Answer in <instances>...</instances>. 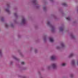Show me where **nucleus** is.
<instances>
[{
    "mask_svg": "<svg viewBox=\"0 0 78 78\" xmlns=\"http://www.w3.org/2000/svg\"><path fill=\"white\" fill-rule=\"evenodd\" d=\"M22 23H23L24 24V23H25V18H23L22 20Z\"/></svg>",
    "mask_w": 78,
    "mask_h": 78,
    "instance_id": "1",
    "label": "nucleus"
},
{
    "mask_svg": "<svg viewBox=\"0 0 78 78\" xmlns=\"http://www.w3.org/2000/svg\"><path fill=\"white\" fill-rule=\"evenodd\" d=\"M52 67L53 69H55L56 67V64H52Z\"/></svg>",
    "mask_w": 78,
    "mask_h": 78,
    "instance_id": "2",
    "label": "nucleus"
},
{
    "mask_svg": "<svg viewBox=\"0 0 78 78\" xmlns=\"http://www.w3.org/2000/svg\"><path fill=\"white\" fill-rule=\"evenodd\" d=\"M55 56H52L51 57V59H55Z\"/></svg>",
    "mask_w": 78,
    "mask_h": 78,
    "instance_id": "3",
    "label": "nucleus"
},
{
    "mask_svg": "<svg viewBox=\"0 0 78 78\" xmlns=\"http://www.w3.org/2000/svg\"><path fill=\"white\" fill-rule=\"evenodd\" d=\"M50 41L51 42H53V39L52 38H50Z\"/></svg>",
    "mask_w": 78,
    "mask_h": 78,
    "instance_id": "4",
    "label": "nucleus"
},
{
    "mask_svg": "<svg viewBox=\"0 0 78 78\" xmlns=\"http://www.w3.org/2000/svg\"><path fill=\"white\" fill-rule=\"evenodd\" d=\"M66 65V63H62V66H65Z\"/></svg>",
    "mask_w": 78,
    "mask_h": 78,
    "instance_id": "5",
    "label": "nucleus"
},
{
    "mask_svg": "<svg viewBox=\"0 0 78 78\" xmlns=\"http://www.w3.org/2000/svg\"><path fill=\"white\" fill-rule=\"evenodd\" d=\"M21 64H22V65H24V64H25V63H24V62H22L21 63Z\"/></svg>",
    "mask_w": 78,
    "mask_h": 78,
    "instance_id": "6",
    "label": "nucleus"
},
{
    "mask_svg": "<svg viewBox=\"0 0 78 78\" xmlns=\"http://www.w3.org/2000/svg\"><path fill=\"white\" fill-rule=\"evenodd\" d=\"M66 19L67 20H70V17H68Z\"/></svg>",
    "mask_w": 78,
    "mask_h": 78,
    "instance_id": "7",
    "label": "nucleus"
},
{
    "mask_svg": "<svg viewBox=\"0 0 78 78\" xmlns=\"http://www.w3.org/2000/svg\"><path fill=\"white\" fill-rule=\"evenodd\" d=\"M73 54L72 53L70 55H69V57H72V56H73Z\"/></svg>",
    "mask_w": 78,
    "mask_h": 78,
    "instance_id": "8",
    "label": "nucleus"
},
{
    "mask_svg": "<svg viewBox=\"0 0 78 78\" xmlns=\"http://www.w3.org/2000/svg\"><path fill=\"white\" fill-rule=\"evenodd\" d=\"M63 30H64V29L63 28H61L60 29V30L61 31H63Z\"/></svg>",
    "mask_w": 78,
    "mask_h": 78,
    "instance_id": "9",
    "label": "nucleus"
},
{
    "mask_svg": "<svg viewBox=\"0 0 78 78\" xmlns=\"http://www.w3.org/2000/svg\"><path fill=\"white\" fill-rule=\"evenodd\" d=\"M72 64H74V63H75V61L73 60L72 61Z\"/></svg>",
    "mask_w": 78,
    "mask_h": 78,
    "instance_id": "10",
    "label": "nucleus"
},
{
    "mask_svg": "<svg viewBox=\"0 0 78 78\" xmlns=\"http://www.w3.org/2000/svg\"><path fill=\"white\" fill-rule=\"evenodd\" d=\"M6 11H7V12H9V9H6Z\"/></svg>",
    "mask_w": 78,
    "mask_h": 78,
    "instance_id": "11",
    "label": "nucleus"
},
{
    "mask_svg": "<svg viewBox=\"0 0 78 78\" xmlns=\"http://www.w3.org/2000/svg\"><path fill=\"white\" fill-rule=\"evenodd\" d=\"M63 5H64V6H65V5H66V3H63L62 4Z\"/></svg>",
    "mask_w": 78,
    "mask_h": 78,
    "instance_id": "12",
    "label": "nucleus"
},
{
    "mask_svg": "<svg viewBox=\"0 0 78 78\" xmlns=\"http://www.w3.org/2000/svg\"><path fill=\"white\" fill-rule=\"evenodd\" d=\"M61 45H62V47H64V44H63V43H62V44H61Z\"/></svg>",
    "mask_w": 78,
    "mask_h": 78,
    "instance_id": "13",
    "label": "nucleus"
},
{
    "mask_svg": "<svg viewBox=\"0 0 78 78\" xmlns=\"http://www.w3.org/2000/svg\"><path fill=\"white\" fill-rule=\"evenodd\" d=\"M47 24L49 25L50 24V22H48Z\"/></svg>",
    "mask_w": 78,
    "mask_h": 78,
    "instance_id": "14",
    "label": "nucleus"
},
{
    "mask_svg": "<svg viewBox=\"0 0 78 78\" xmlns=\"http://www.w3.org/2000/svg\"><path fill=\"white\" fill-rule=\"evenodd\" d=\"M36 0H35L34 1V3H36Z\"/></svg>",
    "mask_w": 78,
    "mask_h": 78,
    "instance_id": "15",
    "label": "nucleus"
},
{
    "mask_svg": "<svg viewBox=\"0 0 78 78\" xmlns=\"http://www.w3.org/2000/svg\"><path fill=\"white\" fill-rule=\"evenodd\" d=\"M5 27H8V24H5Z\"/></svg>",
    "mask_w": 78,
    "mask_h": 78,
    "instance_id": "16",
    "label": "nucleus"
},
{
    "mask_svg": "<svg viewBox=\"0 0 78 78\" xmlns=\"http://www.w3.org/2000/svg\"><path fill=\"white\" fill-rule=\"evenodd\" d=\"M14 15L15 16H17V13H15Z\"/></svg>",
    "mask_w": 78,
    "mask_h": 78,
    "instance_id": "17",
    "label": "nucleus"
},
{
    "mask_svg": "<svg viewBox=\"0 0 78 78\" xmlns=\"http://www.w3.org/2000/svg\"><path fill=\"white\" fill-rule=\"evenodd\" d=\"M1 53H2V51L0 50V54H1Z\"/></svg>",
    "mask_w": 78,
    "mask_h": 78,
    "instance_id": "18",
    "label": "nucleus"
},
{
    "mask_svg": "<svg viewBox=\"0 0 78 78\" xmlns=\"http://www.w3.org/2000/svg\"><path fill=\"white\" fill-rule=\"evenodd\" d=\"M72 77V76H71V77Z\"/></svg>",
    "mask_w": 78,
    "mask_h": 78,
    "instance_id": "19",
    "label": "nucleus"
}]
</instances>
